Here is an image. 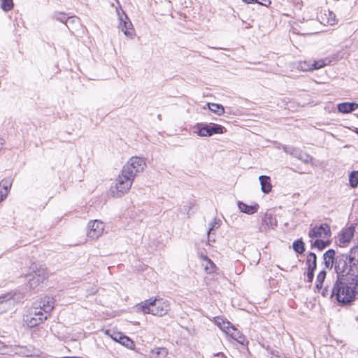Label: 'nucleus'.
Returning <instances> with one entry per match:
<instances>
[{
  "label": "nucleus",
  "mask_w": 358,
  "mask_h": 358,
  "mask_svg": "<svg viewBox=\"0 0 358 358\" xmlns=\"http://www.w3.org/2000/svg\"><path fill=\"white\" fill-rule=\"evenodd\" d=\"M358 293V284L352 279L349 282L343 281V278L336 280L331 296L335 297L338 302L343 304L350 303Z\"/></svg>",
  "instance_id": "1"
},
{
  "label": "nucleus",
  "mask_w": 358,
  "mask_h": 358,
  "mask_svg": "<svg viewBox=\"0 0 358 358\" xmlns=\"http://www.w3.org/2000/svg\"><path fill=\"white\" fill-rule=\"evenodd\" d=\"M116 13L117 15V20L119 22V29H120L126 36L130 38H133L135 35V33L133 24L130 21L129 18L120 6L116 7Z\"/></svg>",
  "instance_id": "7"
},
{
  "label": "nucleus",
  "mask_w": 358,
  "mask_h": 358,
  "mask_svg": "<svg viewBox=\"0 0 358 358\" xmlns=\"http://www.w3.org/2000/svg\"><path fill=\"white\" fill-rule=\"evenodd\" d=\"M293 249L297 253L301 254L305 250L304 249V243L301 240H297L293 243Z\"/></svg>",
  "instance_id": "32"
},
{
  "label": "nucleus",
  "mask_w": 358,
  "mask_h": 358,
  "mask_svg": "<svg viewBox=\"0 0 358 358\" xmlns=\"http://www.w3.org/2000/svg\"><path fill=\"white\" fill-rule=\"evenodd\" d=\"M225 320L222 318H220V317H217L215 319V323L216 324V325L217 327H220V329L221 328V327L222 326V322H224Z\"/></svg>",
  "instance_id": "42"
},
{
  "label": "nucleus",
  "mask_w": 358,
  "mask_h": 358,
  "mask_svg": "<svg viewBox=\"0 0 358 358\" xmlns=\"http://www.w3.org/2000/svg\"><path fill=\"white\" fill-rule=\"evenodd\" d=\"M358 108V103L355 102H344L338 105V110L341 113H349Z\"/></svg>",
  "instance_id": "18"
},
{
  "label": "nucleus",
  "mask_w": 358,
  "mask_h": 358,
  "mask_svg": "<svg viewBox=\"0 0 358 358\" xmlns=\"http://www.w3.org/2000/svg\"><path fill=\"white\" fill-rule=\"evenodd\" d=\"M55 306V299L52 296H46L44 298L41 299L38 301L36 302L34 306H32L34 308H37L42 311V314L45 315H50V313L52 310Z\"/></svg>",
  "instance_id": "12"
},
{
  "label": "nucleus",
  "mask_w": 358,
  "mask_h": 358,
  "mask_svg": "<svg viewBox=\"0 0 358 358\" xmlns=\"http://www.w3.org/2000/svg\"><path fill=\"white\" fill-rule=\"evenodd\" d=\"M350 263L355 264L358 263V246H355L350 250V254L348 256Z\"/></svg>",
  "instance_id": "28"
},
{
  "label": "nucleus",
  "mask_w": 358,
  "mask_h": 358,
  "mask_svg": "<svg viewBox=\"0 0 358 358\" xmlns=\"http://www.w3.org/2000/svg\"><path fill=\"white\" fill-rule=\"evenodd\" d=\"M47 319L48 315L42 314V311L40 310L31 307L29 308L28 314L26 315L24 322L28 327L32 328L40 324Z\"/></svg>",
  "instance_id": "9"
},
{
  "label": "nucleus",
  "mask_w": 358,
  "mask_h": 358,
  "mask_svg": "<svg viewBox=\"0 0 358 358\" xmlns=\"http://www.w3.org/2000/svg\"><path fill=\"white\" fill-rule=\"evenodd\" d=\"M327 273L325 271H321L316 278L315 289L318 292L321 293L323 296H327L329 294L327 285H324Z\"/></svg>",
  "instance_id": "13"
},
{
  "label": "nucleus",
  "mask_w": 358,
  "mask_h": 358,
  "mask_svg": "<svg viewBox=\"0 0 358 358\" xmlns=\"http://www.w3.org/2000/svg\"><path fill=\"white\" fill-rule=\"evenodd\" d=\"M198 135L203 137L210 136L215 134H223L225 131L224 127L217 124L199 125Z\"/></svg>",
  "instance_id": "11"
},
{
  "label": "nucleus",
  "mask_w": 358,
  "mask_h": 358,
  "mask_svg": "<svg viewBox=\"0 0 358 358\" xmlns=\"http://www.w3.org/2000/svg\"><path fill=\"white\" fill-rule=\"evenodd\" d=\"M106 334H107L108 336H110L113 341L121 343L122 338L124 336V335L122 332L119 331H113L111 332L110 330H107L106 331Z\"/></svg>",
  "instance_id": "26"
},
{
  "label": "nucleus",
  "mask_w": 358,
  "mask_h": 358,
  "mask_svg": "<svg viewBox=\"0 0 358 358\" xmlns=\"http://www.w3.org/2000/svg\"><path fill=\"white\" fill-rule=\"evenodd\" d=\"M74 20H75V19L73 18V20L70 21V22H68V24H72V23L74 22Z\"/></svg>",
  "instance_id": "45"
},
{
  "label": "nucleus",
  "mask_w": 358,
  "mask_h": 358,
  "mask_svg": "<svg viewBox=\"0 0 358 358\" xmlns=\"http://www.w3.org/2000/svg\"><path fill=\"white\" fill-rule=\"evenodd\" d=\"M46 269L37 263H32L26 274L28 286L30 289H34L39 286L47 279Z\"/></svg>",
  "instance_id": "5"
},
{
  "label": "nucleus",
  "mask_w": 358,
  "mask_h": 358,
  "mask_svg": "<svg viewBox=\"0 0 358 358\" xmlns=\"http://www.w3.org/2000/svg\"><path fill=\"white\" fill-rule=\"evenodd\" d=\"M283 150L292 156L294 157V155H296V154L299 152V150L294 148L284 146Z\"/></svg>",
  "instance_id": "37"
},
{
  "label": "nucleus",
  "mask_w": 358,
  "mask_h": 358,
  "mask_svg": "<svg viewBox=\"0 0 358 358\" xmlns=\"http://www.w3.org/2000/svg\"><path fill=\"white\" fill-rule=\"evenodd\" d=\"M120 344L129 350H134L136 346L134 342L125 335L123 338H122Z\"/></svg>",
  "instance_id": "29"
},
{
  "label": "nucleus",
  "mask_w": 358,
  "mask_h": 358,
  "mask_svg": "<svg viewBox=\"0 0 358 358\" xmlns=\"http://www.w3.org/2000/svg\"><path fill=\"white\" fill-rule=\"evenodd\" d=\"M294 157H296L305 164H309L313 161V157L307 153L302 152L299 150L296 155H294Z\"/></svg>",
  "instance_id": "27"
},
{
  "label": "nucleus",
  "mask_w": 358,
  "mask_h": 358,
  "mask_svg": "<svg viewBox=\"0 0 358 358\" xmlns=\"http://www.w3.org/2000/svg\"><path fill=\"white\" fill-rule=\"evenodd\" d=\"M271 358H278V357H271Z\"/></svg>",
  "instance_id": "46"
},
{
  "label": "nucleus",
  "mask_w": 358,
  "mask_h": 358,
  "mask_svg": "<svg viewBox=\"0 0 358 358\" xmlns=\"http://www.w3.org/2000/svg\"><path fill=\"white\" fill-rule=\"evenodd\" d=\"M329 18L327 20V23L331 24V25H333L336 23V15L334 13H333L332 12H329Z\"/></svg>",
  "instance_id": "40"
},
{
  "label": "nucleus",
  "mask_w": 358,
  "mask_h": 358,
  "mask_svg": "<svg viewBox=\"0 0 358 358\" xmlns=\"http://www.w3.org/2000/svg\"><path fill=\"white\" fill-rule=\"evenodd\" d=\"M352 264L346 255H340L336 257L334 269L337 274V279L349 274Z\"/></svg>",
  "instance_id": "8"
},
{
  "label": "nucleus",
  "mask_w": 358,
  "mask_h": 358,
  "mask_svg": "<svg viewBox=\"0 0 358 358\" xmlns=\"http://www.w3.org/2000/svg\"><path fill=\"white\" fill-rule=\"evenodd\" d=\"M13 352L15 354H18L25 357L31 355V352L24 347L15 346L13 349Z\"/></svg>",
  "instance_id": "31"
},
{
  "label": "nucleus",
  "mask_w": 358,
  "mask_h": 358,
  "mask_svg": "<svg viewBox=\"0 0 358 358\" xmlns=\"http://www.w3.org/2000/svg\"><path fill=\"white\" fill-rule=\"evenodd\" d=\"M55 18L62 23H65L66 26H68L69 22L73 20V17H66L64 13H55Z\"/></svg>",
  "instance_id": "30"
},
{
  "label": "nucleus",
  "mask_w": 358,
  "mask_h": 358,
  "mask_svg": "<svg viewBox=\"0 0 358 358\" xmlns=\"http://www.w3.org/2000/svg\"><path fill=\"white\" fill-rule=\"evenodd\" d=\"M208 106L209 110L218 115H221L224 113V108L221 104L209 103H208Z\"/></svg>",
  "instance_id": "25"
},
{
  "label": "nucleus",
  "mask_w": 358,
  "mask_h": 358,
  "mask_svg": "<svg viewBox=\"0 0 358 358\" xmlns=\"http://www.w3.org/2000/svg\"><path fill=\"white\" fill-rule=\"evenodd\" d=\"M220 227L219 221L214 220L213 222L209 223V229L208 231V236H209L210 233L215 229L218 228Z\"/></svg>",
  "instance_id": "38"
},
{
  "label": "nucleus",
  "mask_w": 358,
  "mask_h": 358,
  "mask_svg": "<svg viewBox=\"0 0 358 358\" xmlns=\"http://www.w3.org/2000/svg\"><path fill=\"white\" fill-rule=\"evenodd\" d=\"M12 299L13 297L9 294L0 296V314L11 307Z\"/></svg>",
  "instance_id": "19"
},
{
  "label": "nucleus",
  "mask_w": 358,
  "mask_h": 358,
  "mask_svg": "<svg viewBox=\"0 0 358 358\" xmlns=\"http://www.w3.org/2000/svg\"><path fill=\"white\" fill-rule=\"evenodd\" d=\"M350 184L352 187H356L358 185V171H352L349 176Z\"/></svg>",
  "instance_id": "33"
},
{
  "label": "nucleus",
  "mask_w": 358,
  "mask_h": 358,
  "mask_svg": "<svg viewBox=\"0 0 358 358\" xmlns=\"http://www.w3.org/2000/svg\"><path fill=\"white\" fill-rule=\"evenodd\" d=\"M243 1L248 3H252L255 2H258V0H243Z\"/></svg>",
  "instance_id": "44"
},
{
  "label": "nucleus",
  "mask_w": 358,
  "mask_h": 358,
  "mask_svg": "<svg viewBox=\"0 0 358 358\" xmlns=\"http://www.w3.org/2000/svg\"><path fill=\"white\" fill-rule=\"evenodd\" d=\"M314 270L315 269H308L307 273V281L312 282L314 278Z\"/></svg>",
  "instance_id": "41"
},
{
  "label": "nucleus",
  "mask_w": 358,
  "mask_h": 358,
  "mask_svg": "<svg viewBox=\"0 0 358 358\" xmlns=\"http://www.w3.org/2000/svg\"><path fill=\"white\" fill-rule=\"evenodd\" d=\"M234 326L231 324V323L228 321L222 322V326L220 329L222 330L226 334H229L231 331V328H233Z\"/></svg>",
  "instance_id": "36"
},
{
  "label": "nucleus",
  "mask_w": 358,
  "mask_h": 358,
  "mask_svg": "<svg viewBox=\"0 0 358 358\" xmlns=\"http://www.w3.org/2000/svg\"><path fill=\"white\" fill-rule=\"evenodd\" d=\"M308 269H315L317 266V257L313 252H310L306 259Z\"/></svg>",
  "instance_id": "24"
},
{
  "label": "nucleus",
  "mask_w": 358,
  "mask_h": 358,
  "mask_svg": "<svg viewBox=\"0 0 358 358\" xmlns=\"http://www.w3.org/2000/svg\"><path fill=\"white\" fill-rule=\"evenodd\" d=\"M354 236V229L348 228L343 230L339 235V244L341 246H345L348 244Z\"/></svg>",
  "instance_id": "15"
},
{
  "label": "nucleus",
  "mask_w": 358,
  "mask_h": 358,
  "mask_svg": "<svg viewBox=\"0 0 358 358\" xmlns=\"http://www.w3.org/2000/svg\"><path fill=\"white\" fill-rule=\"evenodd\" d=\"M13 7V0H2L1 8L4 11H8Z\"/></svg>",
  "instance_id": "34"
},
{
  "label": "nucleus",
  "mask_w": 358,
  "mask_h": 358,
  "mask_svg": "<svg viewBox=\"0 0 358 358\" xmlns=\"http://www.w3.org/2000/svg\"><path fill=\"white\" fill-rule=\"evenodd\" d=\"M134 179L122 171L120 173L110 188V194L115 198H120L131 189Z\"/></svg>",
  "instance_id": "4"
},
{
  "label": "nucleus",
  "mask_w": 358,
  "mask_h": 358,
  "mask_svg": "<svg viewBox=\"0 0 358 358\" xmlns=\"http://www.w3.org/2000/svg\"><path fill=\"white\" fill-rule=\"evenodd\" d=\"M104 227V224L98 220L90 221L86 231L87 237L92 240L99 238L103 233Z\"/></svg>",
  "instance_id": "10"
},
{
  "label": "nucleus",
  "mask_w": 358,
  "mask_h": 358,
  "mask_svg": "<svg viewBox=\"0 0 358 358\" xmlns=\"http://www.w3.org/2000/svg\"><path fill=\"white\" fill-rule=\"evenodd\" d=\"M201 259L203 261L202 266L208 273H213L215 271V264L206 255H201Z\"/></svg>",
  "instance_id": "21"
},
{
  "label": "nucleus",
  "mask_w": 358,
  "mask_h": 358,
  "mask_svg": "<svg viewBox=\"0 0 358 358\" xmlns=\"http://www.w3.org/2000/svg\"><path fill=\"white\" fill-rule=\"evenodd\" d=\"M146 166L145 160L138 157H132L123 166L122 171L125 173L133 178L134 179L136 175L142 172Z\"/></svg>",
  "instance_id": "6"
},
{
  "label": "nucleus",
  "mask_w": 358,
  "mask_h": 358,
  "mask_svg": "<svg viewBox=\"0 0 358 358\" xmlns=\"http://www.w3.org/2000/svg\"><path fill=\"white\" fill-rule=\"evenodd\" d=\"M278 222L276 218L272 214L266 213L262 217L261 224L259 226L260 231H266L269 229H274L277 227Z\"/></svg>",
  "instance_id": "14"
},
{
  "label": "nucleus",
  "mask_w": 358,
  "mask_h": 358,
  "mask_svg": "<svg viewBox=\"0 0 358 358\" xmlns=\"http://www.w3.org/2000/svg\"><path fill=\"white\" fill-rule=\"evenodd\" d=\"M298 68L303 71L313 70L312 63L306 61L300 62Z\"/></svg>",
  "instance_id": "35"
},
{
  "label": "nucleus",
  "mask_w": 358,
  "mask_h": 358,
  "mask_svg": "<svg viewBox=\"0 0 358 358\" xmlns=\"http://www.w3.org/2000/svg\"><path fill=\"white\" fill-rule=\"evenodd\" d=\"M259 180L261 184V189L264 193L268 194L271 191L272 185L270 177L266 176H260Z\"/></svg>",
  "instance_id": "20"
},
{
  "label": "nucleus",
  "mask_w": 358,
  "mask_h": 358,
  "mask_svg": "<svg viewBox=\"0 0 358 358\" xmlns=\"http://www.w3.org/2000/svg\"><path fill=\"white\" fill-rule=\"evenodd\" d=\"M238 207L241 213H244L248 215H252L258 211L259 206L257 203L252 206H248L243 202L238 201Z\"/></svg>",
  "instance_id": "17"
},
{
  "label": "nucleus",
  "mask_w": 358,
  "mask_h": 358,
  "mask_svg": "<svg viewBox=\"0 0 358 358\" xmlns=\"http://www.w3.org/2000/svg\"><path fill=\"white\" fill-rule=\"evenodd\" d=\"M138 310L144 314H151L155 316L162 317L170 310V303L167 300L162 299H150L137 305Z\"/></svg>",
  "instance_id": "3"
},
{
  "label": "nucleus",
  "mask_w": 358,
  "mask_h": 358,
  "mask_svg": "<svg viewBox=\"0 0 358 358\" xmlns=\"http://www.w3.org/2000/svg\"><path fill=\"white\" fill-rule=\"evenodd\" d=\"M335 251L332 249H329L324 253V263L327 268L331 269L334 264L335 265Z\"/></svg>",
  "instance_id": "16"
},
{
  "label": "nucleus",
  "mask_w": 358,
  "mask_h": 358,
  "mask_svg": "<svg viewBox=\"0 0 358 358\" xmlns=\"http://www.w3.org/2000/svg\"><path fill=\"white\" fill-rule=\"evenodd\" d=\"M310 238L311 248H317L319 250L328 247L331 241V230L329 226L326 224H321L320 226H315L308 232Z\"/></svg>",
  "instance_id": "2"
},
{
  "label": "nucleus",
  "mask_w": 358,
  "mask_h": 358,
  "mask_svg": "<svg viewBox=\"0 0 358 358\" xmlns=\"http://www.w3.org/2000/svg\"><path fill=\"white\" fill-rule=\"evenodd\" d=\"M229 336H231V338L234 340H236L239 343L244 345L245 338L243 336V335L234 327L233 328H231L230 333H229Z\"/></svg>",
  "instance_id": "23"
},
{
  "label": "nucleus",
  "mask_w": 358,
  "mask_h": 358,
  "mask_svg": "<svg viewBox=\"0 0 358 358\" xmlns=\"http://www.w3.org/2000/svg\"><path fill=\"white\" fill-rule=\"evenodd\" d=\"M257 3L261 5L265 6H268L271 4V1L270 0H258Z\"/></svg>",
  "instance_id": "43"
},
{
  "label": "nucleus",
  "mask_w": 358,
  "mask_h": 358,
  "mask_svg": "<svg viewBox=\"0 0 358 358\" xmlns=\"http://www.w3.org/2000/svg\"><path fill=\"white\" fill-rule=\"evenodd\" d=\"M168 355V350L165 348H155L150 352V358H165Z\"/></svg>",
  "instance_id": "22"
},
{
  "label": "nucleus",
  "mask_w": 358,
  "mask_h": 358,
  "mask_svg": "<svg viewBox=\"0 0 358 358\" xmlns=\"http://www.w3.org/2000/svg\"><path fill=\"white\" fill-rule=\"evenodd\" d=\"M325 63L323 60L320 61H314L313 63H312V67L313 69H319L323 66H324Z\"/></svg>",
  "instance_id": "39"
}]
</instances>
